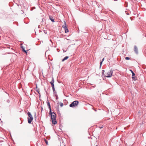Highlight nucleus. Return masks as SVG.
I'll list each match as a JSON object with an SVG mask.
<instances>
[{
    "label": "nucleus",
    "mask_w": 146,
    "mask_h": 146,
    "mask_svg": "<svg viewBox=\"0 0 146 146\" xmlns=\"http://www.w3.org/2000/svg\"><path fill=\"white\" fill-rule=\"evenodd\" d=\"M55 124H56L57 123V121L56 120H55Z\"/></svg>",
    "instance_id": "393cba45"
},
{
    "label": "nucleus",
    "mask_w": 146,
    "mask_h": 146,
    "mask_svg": "<svg viewBox=\"0 0 146 146\" xmlns=\"http://www.w3.org/2000/svg\"><path fill=\"white\" fill-rule=\"evenodd\" d=\"M132 74V78L134 80H135L136 79L135 77V74L134 72H133Z\"/></svg>",
    "instance_id": "9b49d317"
},
{
    "label": "nucleus",
    "mask_w": 146,
    "mask_h": 146,
    "mask_svg": "<svg viewBox=\"0 0 146 146\" xmlns=\"http://www.w3.org/2000/svg\"><path fill=\"white\" fill-rule=\"evenodd\" d=\"M68 58V56H66L63 59H62V61H64L65 60H67Z\"/></svg>",
    "instance_id": "ddd939ff"
},
{
    "label": "nucleus",
    "mask_w": 146,
    "mask_h": 146,
    "mask_svg": "<svg viewBox=\"0 0 146 146\" xmlns=\"http://www.w3.org/2000/svg\"><path fill=\"white\" fill-rule=\"evenodd\" d=\"M37 88V86H36V88Z\"/></svg>",
    "instance_id": "bb28decb"
},
{
    "label": "nucleus",
    "mask_w": 146,
    "mask_h": 146,
    "mask_svg": "<svg viewBox=\"0 0 146 146\" xmlns=\"http://www.w3.org/2000/svg\"><path fill=\"white\" fill-rule=\"evenodd\" d=\"M64 23H65V24L66 22L65 21H64Z\"/></svg>",
    "instance_id": "c756f323"
},
{
    "label": "nucleus",
    "mask_w": 146,
    "mask_h": 146,
    "mask_svg": "<svg viewBox=\"0 0 146 146\" xmlns=\"http://www.w3.org/2000/svg\"><path fill=\"white\" fill-rule=\"evenodd\" d=\"M57 105L58 106L60 105L61 107H62L63 106V104L62 103H61L58 102H57Z\"/></svg>",
    "instance_id": "6e6552de"
},
{
    "label": "nucleus",
    "mask_w": 146,
    "mask_h": 146,
    "mask_svg": "<svg viewBox=\"0 0 146 146\" xmlns=\"http://www.w3.org/2000/svg\"><path fill=\"white\" fill-rule=\"evenodd\" d=\"M35 118L36 119V114L35 113Z\"/></svg>",
    "instance_id": "412c9836"
},
{
    "label": "nucleus",
    "mask_w": 146,
    "mask_h": 146,
    "mask_svg": "<svg viewBox=\"0 0 146 146\" xmlns=\"http://www.w3.org/2000/svg\"><path fill=\"white\" fill-rule=\"evenodd\" d=\"M62 27L64 29V30L65 32V33H67L68 32V30L67 28V27L66 24H65V25H64L62 26Z\"/></svg>",
    "instance_id": "423d86ee"
},
{
    "label": "nucleus",
    "mask_w": 146,
    "mask_h": 146,
    "mask_svg": "<svg viewBox=\"0 0 146 146\" xmlns=\"http://www.w3.org/2000/svg\"><path fill=\"white\" fill-rule=\"evenodd\" d=\"M6 102H7V103H9L10 102V100H9V99H8V100H7L6 101Z\"/></svg>",
    "instance_id": "a211bd4d"
},
{
    "label": "nucleus",
    "mask_w": 146,
    "mask_h": 146,
    "mask_svg": "<svg viewBox=\"0 0 146 146\" xmlns=\"http://www.w3.org/2000/svg\"><path fill=\"white\" fill-rule=\"evenodd\" d=\"M21 48H22V51L26 53H27V51H26L25 50V48L23 46H21Z\"/></svg>",
    "instance_id": "f8f14e48"
},
{
    "label": "nucleus",
    "mask_w": 146,
    "mask_h": 146,
    "mask_svg": "<svg viewBox=\"0 0 146 146\" xmlns=\"http://www.w3.org/2000/svg\"><path fill=\"white\" fill-rule=\"evenodd\" d=\"M96 146H98V145H96Z\"/></svg>",
    "instance_id": "cd10ccee"
},
{
    "label": "nucleus",
    "mask_w": 146,
    "mask_h": 146,
    "mask_svg": "<svg viewBox=\"0 0 146 146\" xmlns=\"http://www.w3.org/2000/svg\"><path fill=\"white\" fill-rule=\"evenodd\" d=\"M78 103L79 102L78 101H75L70 104V106L72 108L76 107L78 104Z\"/></svg>",
    "instance_id": "20e7f679"
},
{
    "label": "nucleus",
    "mask_w": 146,
    "mask_h": 146,
    "mask_svg": "<svg viewBox=\"0 0 146 146\" xmlns=\"http://www.w3.org/2000/svg\"><path fill=\"white\" fill-rule=\"evenodd\" d=\"M117 0H114L115 1H116Z\"/></svg>",
    "instance_id": "c85d7f7f"
},
{
    "label": "nucleus",
    "mask_w": 146,
    "mask_h": 146,
    "mask_svg": "<svg viewBox=\"0 0 146 146\" xmlns=\"http://www.w3.org/2000/svg\"><path fill=\"white\" fill-rule=\"evenodd\" d=\"M102 71H103V72H102V74H104V72H105L104 70H103Z\"/></svg>",
    "instance_id": "5701e85b"
},
{
    "label": "nucleus",
    "mask_w": 146,
    "mask_h": 146,
    "mask_svg": "<svg viewBox=\"0 0 146 146\" xmlns=\"http://www.w3.org/2000/svg\"><path fill=\"white\" fill-rule=\"evenodd\" d=\"M104 58H103V59L102 60V62H103L104 60Z\"/></svg>",
    "instance_id": "b1692460"
},
{
    "label": "nucleus",
    "mask_w": 146,
    "mask_h": 146,
    "mask_svg": "<svg viewBox=\"0 0 146 146\" xmlns=\"http://www.w3.org/2000/svg\"><path fill=\"white\" fill-rule=\"evenodd\" d=\"M130 71L132 73L133 72V71H132V70H130Z\"/></svg>",
    "instance_id": "4be33fe9"
},
{
    "label": "nucleus",
    "mask_w": 146,
    "mask_h": 146,
    "mask_svg": "<svg viewBox=\"0 0 146 146\" xmlns=\"http://www.w3.org/2000/svg\"><path fill=\"white\" fill-rule=\"evenodd\" d=\"M54 79L53 78H52V80L50 82V83L51 84L52 87V88L54 92L53 94L54 95L55 94V88L54 86Z\"/></svg>",
    "instance_id": "39448f33"
},
{
    "label": "nucleus",
    "mask_w": 146,
    "mask_h": 146,
    "mask_svg": "<svg viewBox=\"0 0 146 146\" xmlns=\"http://www.w3.org/2000/svg\"><path fill=\"white\" fill-rule=\"evenodd\" d=\"M43 110V108L42 107L41 108V111H42V110Z\"/></svg>",
    "instance_id": "a878e982"
},
{
    "label": "nucleus",
    "mask_w": 146,
    "mask_h": 146,
    "mask_svg": "<svg viewBox=\"0 0 146 146\" xmlns=\"http://www.w3.org/2000/svg\"><path fill=\"white\" fill-rule=\"evenodd\" d=\"M50 42H51V43L52 44H50V46H51V47H52L53 46H52V44L53 42H52V40L51 39L50 40Z\"/></svg>",
    "instance_id": "4468645a"
},
{
    "label": "nucleus",
    "mask_w": 146,
    "mask_h": 146,
    "mask_svg": "<svg viewBox=\"0 0 146 146\" xmlns=\"http://www.w3.org/2000/svg\"><path fill=\"white\" fill-rule=\"evenodd\" d=\"M55 97H56V99H57L58 98L57 96H56V94H55Z\"/></svg>",
    "instance_id": "6ab92c4d"
},
{
    "label": "nucleus",
    "mask_w": 146,
    "mask_h": 146,
    "mask_svg": "<svg viewBox=\"0 0 146 146\" xmlns=\"http://www.w3.org/2000/svg\"><path fill=\"white\" fill-rule=\"evenodd\" d=\"M102 61L101 62H100V66H101V65H102Z\"/></svg>",
    "instance_id": "aec40b11"
},
{
    "label": "nucleus",
    "mask_w": 146,
    "mask_h": 146,
    "mask_svg": "<svg viewBox=\"0 0 146 146\" xmlns=\"http://www.w3.org/2000/svg\"><path fill=\"white\" fill-rule=\"evenodd\" d=\"M113 73V70H110L106 73L105 76L107 77H110L112 76Z\"/></svg>",
    "instance_id": "7ed1b4c3"
},
{
    "label": "nucleus",
    "mask_w": 146,
    "mask_h": 146,
    "mask_svg": "<svg viewBox=\"0 0 146 146\" xmlns=\"http://www.w3.org/2000/svg\"><path fill=\"white\" fill-rule=\"evenodd\" d=\"M134 51L136 53H138V49L136 46H134Z\"/></svg>",
    "instance_id": "0eeeda50"
},
{
    "label": "nucleus",
    "mask_w": 146,
    "mask_h": 146,
    "mask_svg": "<svg viewBox=\"0 0 146 146\" xmlns=\"http://www.w3.org/2000/svg\"><path fill=\"white\" fill-rule=\"evenodd\" d=\"M27 113L28 116L27 118L28 123H31L33 120V117L30 112H28Z\"/></svg>",
    "instance_id": "f03ea898"
},
{
    "label": "nucleus",
    "mask_w": 146,
    "mask_h": 146,
    "mask_svg": "<svg viewBox=\"0 0 146 146\" xmlns=\"http://www.w3.org/2000/svg\"><path fill=\"white\" fill-rule=\"evenodd\" d=\"M44 141H45V143H46V144L47 145H48V141L47 140H46L45 139Z\"/></svg>",
    "instance_id": "2eb2a0df"
},
{
    "label": "nucleus",
    "mask_w": 146,
    "mask_h": 146,
    "mask_svg": "<svg viewBox=\"0 0 146 146\" xmlns=\"http://www.w3.org/2000/svg\"><path fill=\"white\" fill-rule=\"evenodd\" d=\"M5 17V15L2 13H0V18L3 19Z\"/></svg>",
    "instance_id": "1a4fd4ad"
},
{
    "label": "nucleus",
    "mask_w": 146,
    "mask_h": 146,
    "mask_svg": "<svg viewBox=\"0 0 146 146\" xmlns=\"http://www.w3.org/2000/svg\"><path fill=\"white\" fill-rule=\"evenodd\" d=\"M49 19L52 22H54V19L53 17L51 16H49Z\"/></svg>",
    "instance_id": "9d476101"
},
{
    "label": "nucleus",
    "mask_w": 146,
    "mask_h": 146,
    "mask_svg": "<svg viewBox=\"0 0 146 146\" xmlns=\"http://www.w3.org/2000/svg\"><path fill=\"white\" fill-rule=\"evenodd\" d=\"M47 103L48 107L49 109V115L50 116V119L52 123L55 125V115H54V114H55V112H52L50 102H47Z\"/></svg>",
    "instance_id": "f257e3e1"
},
{
    "label": "nucleus",
    "mask_w": 146,
    "mask_h": 146,
    "mask_svg": "<svg viewBox=\"0 0 146 146\" xmlns=\"http://www.w3.org/2000/svg\"><path fill=\"white\" fill-rule=\"evenodd\" d=\"M36 91L40 95V93L39 92V89H37Z\"/></svg>",
    "instance_id": "dca6fc26"
},
{
    "label": "nucleus",
    "mask_w": 146,
    "mask_h": 146,
    "mask_svg": "<svg viewBox=\"0 0 146 146\" xmlns=\"http://www.w3.org/2000/svg\"><path fill=\"white\" fill-rule=\"evenodd\" d=\"M125 59L126 60H129L130 59V58L128 57H126L125 58Z\"/></svg>",
    "instance_id": "f3484780"
},
{
    "label": "nucleus",
    "mask_w": 146,
    "mask_h": 146,
    "mask_svg": "<svg viewBox=\"0 0 146 146\" xmlns=\"http://www.w3.org/2000/svg\"><path fill=\"white\" fill-rule=\"evenodd\" d=\"M53 129L54 130V127L53 128Z\"/></svg>",
    "instance_id": "7c9ffc66"
}]
</instances>
